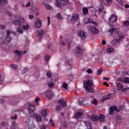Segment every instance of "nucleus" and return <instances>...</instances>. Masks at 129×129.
<instances>
[{
  "mask_svg": "<svg viewBox=\"0 0 129 129\" xmlns=\"http://www.w3.org/2000/svg\"><path fill=\"white\" fill-rule=\"evenodd\" d=\"M45 96L48 99H52V97H54V94L50 90H47L45 93Z\"/></svg>",
  "mask_w": 129,
  "mask_h": 129,
  "instance_id": "7",
  "label": "nucleus"
},
{
  "mask_svg": "<svg viewBox=\"0 0 129 129\" xmlns=\"http://www.w3.org/2000/svg\"><path fill=\"white\" fill-rule=\"evenodd\" d=\"M47 20H48V26H49L50 24V17H47Z\"/></svg>",
  "mask_w": 129,
  "mask_h": 129,
  "instance_id": "57",
  "label": "nucleus"
},
{
  "mask_svg": "<svg viewBox=\"0 0 129 129\" xmlns=\"http://www.w3.org/2000/svg\"><path fill=\"white\" fill-rule=\"evenodd\" d=\"M83 113H82V112H80V111H78L75 115V117H76V118H78L80 116H82V115H83Z\"/></svg>",
  "mask_w": 129,
  "mask_h": 129,
  "instance_id": "23",
  "label": "nucleus"
},
{
  "mask_svg": "<svg viewBox=\"0 0 129 129\" xmlns=\"http://www.w3.org/2000/svg\"><path fill=\"white\" fill-rule=\"evenodd\" d=\"M6 4H8V0H0L1 6H5Z\"/></svg>",
  "mask_w": 129,
  "mask_h": 129,
  "instance_id": "24",
  "label": "nucleus"
},
{
  "mask_svg": "<svg viewBox=\"0 0 129 129\" xmlns=\"http://www.w3.org/2000/svg\"><path fill=\"white\" fill-rule=\"evenodd\" d=\"M98 118L100 122H102L104 121V120H105V117L104 116V115H103L102 114L99 115Z\"/></svg>",
  "mask_w": 129,
  "mask_h": 129,
  "instance_id": "20",
  "label": "nucleus"
},
{
  "mask_svg": "<svg viewBox=\"0 0 129 129\" xmlns=\"http://www.w3.org/2000/svg\"><path fill=\"white\" fill-rule=\"evenodd\" d=\"M123 75H128V72H124L123 73Z\"/></svg>",
  "mask_w": 129,
  "mask_h": 129,
  "instance_id": "64",
  "label": "nucleus"
},
{
  "mask_svg": "<svg viewBox=\"0 0 129 129\" xmlns=\"http://www.w3.org/2000/svg\"><path fill=\"white\" fill-rule=\"evenodd\" d=\"M40 129H46V125H42L41 126Z\"/></svg>",
  "mask_w": 129,
  "mask_h": 129,
  "instance_id": "58",
  "label": "nucleus"
},
{
  "mask_svg": "<svg viewBox=\"0 0 129 129\" xmlns=\"http://www.w3.org/2000/svg\"><path fill=\"white\" fill-rule=\"evenodd\" d=\"M93 83L90 80L86 81L83 83L84 88L86 89L87 91L90 92V93H93L95 91L93 88H92V85Z\"/></svg>",
  "mask_w": 129,
  "mask_h": 129,
  "instance_id": "1",
  "label": "nucleus"
},
{
  "mask_svg": "<svg viewBox=\"0 0 129 129\" xmlns=\"http://www.w3.org/2000/svg\"><path fill=\"white\" fill-rule=\"evenodd\" d=\"M88 23H92V24H95V25H96V22H94V21H93L91 19H88Z\"/></svg>",
  "mask_w": 129,
  "mask_h": 129,
  "instance_id": "38",
  "label": "nucleus"
},
{
  "mask_svg": "<svg viewBox=\"0 0 129 129\" xmlns=\"http://www.w3.org/2000/svg\"><path fill=\"white\" fill-rule=\"evenodd\" d=\"M63 88L66 90H68V84H67V83H66V82L63 83Z\"/></svg>",
  "mask_w": 129,
  "mask_h": 129,
  "instance_id": "30",
  "label": "nucleus"
},
{
  "mask_svg": "<svg viewBox=\"0 0 129 129\" xmlns=\"http://www.w3.org/2000/svg\"><path fill=\"white\" fill-rule=\"evenodd\" d=\"M46 76L47 77H51V76H52V73L49 72H47L46 73Z\"/></svg>",
  "mask_w": 129,
  "mask_h": 129,
  "instance_id": "44",
  "label": "nucleus"
},
{
  "mask_svg": "<svg viewBox=\"0 0 129 129\" xmlns=\"http://www.w3.org/2000/svg\"><path fill=\"white\" fill-rule=\"evenodd\" d=\"M25 22V19L23 18H20L19 20H15L13 21V25H15V26H19L17 28V31L18 33L20 34H23L24 31H23V29H22V25H21V23H24Z\"/></svg>",
  "mask_w": 129,
  "mask_h": 129,
  "instance_id": "2",
  "label": "nucleus"
},
{
  "mask_svg": "<svg viewBox=\"0 0 129 129\" xmlns=\"http://www.w3.org/2000/svg\"><path fill=\"white\" fill-rule=\"evenodd\" d=\"M45 9H46V10H53L52 6L49 5V4H46L45 5Z\"/></svg>",
  "mask_w": 129,
  "mask_h": 129,
  "instance_id": "29",
  "label": "nucleus"
},
{
  "mask_svg": "<svg viewBox=\"0 0 129 129\" xmlns=\"http://www.w3.org/2000/svg\"><path fill=\"white\" fill-rule=\"evenodd\" d=\"M114 111H117V112H119L120 110L117 108V107H116V106H111L110 108V110L109 113V115H112L113 114Z\"/></svg>",
  "mask_w": 129,
  "mask_h": 129,
  "instance_id": "8",
  "label": "nucleus"
},
{
  "mask_svg": "<svg viewBox=\"0 0 129 129\" xmlns=\"http://www.w3.org/2000/svg\"><path fill=\"white\" fill-rule=\"evenodd\" d=\"M123 7H125V8L126 9H128V8H129V5H128V4L125 5V3H124V5L123 6Z\"/></svg>",
  "mask_w": 129,
  "mask_h": 129,
  "instance_id": "60",
  "label": "nucleus"
},
{
  "mask_svg": "<svg viewBox=\"0 0 129 129\" xmlns=\"http://www.w3.org/2000/svg\"><path fill=\"white\" fill-rule=\"evenodd\" d=\"M33 116L34 118H36V121H37V122H42V117L41 116V115H40V114H37L36 113H34L33 114Z\"/></svg>",
  "mask_w": 129,
  "mask_h": 129,
  "instance_id": "12",
  "label": "nucleus"
},
{
  "mask_svg": "<svg viewBox=\"0 0 129 129\" xmlns=\"http://www.w3.org/2000/svg\"><path fill=\"white\" fill-rule=\"evenodd\" d=\"M40 58H41V56H40V55L36 56L34 58V61H37V60H39Z\"/></svg>",
  "mask_w": 129,
  "mask_h": 129,
  "instance_id": "41",
  "label": "nucleus"
},
{
  "mask_svg": "<svg viewBox=\"0 0 129 129\" xmlns=\"http://www.w3.org/2000/svg\"><path fill=\"white\" fill-rule=\"evenodd\" d=\"M118 42H120V39L116 38V39L112 40L111 44H112V45H115V44H117Z\"/></svg>",
  "mask_w": 129,
  "mask_h": 129,
  "instance_id": "22",
  "label": "nucleus"
},
{
  "mask_svg": "<svg viewBox=\"0 0 129 129\" xmlns=\"http://www.w3.org/2000/svg\"><path fill=\"white\" fill-rule=\"evenodd\" d=\"M111 95H112V94L104 95L101 99L102 101H105L107 99H111L112 98V96Z\"/></svg>",
  "mask_w": 129,
  "mask_h": 129,
  "instance_id": "15",
  "label": "nucleus"
},
{
  "mask_svg": "<svg viewBox=\"0 0 129 129\" xmlns=\"http://www.w3.org/2000/svg\"><path fill=\"white\" fill-rule=\"evenodd\" d=\"M78 104H79L80 106H82V105H83V102H82V101H79L78 102Z\"/></svg>",
  "mask_w": 129,
  "mask_h": 129,
  "instance_id": "48",
  "label": "nucleus"
},
{
  "mask_svg": "<svg viewBox=\"0 0 129 129\" xmlns=\"http://www.w3.org/2000/svg\"><path fill=\"white\" fill-rule=\"evenodd\" d=\"M35 25L37 27V28H40L42 25V21L39 20L38 21L35 22Z\"/></svg>",
  "mask_w": 129,
  "mask_h": 129,
  "instance_id": "21",
  "label": "nucleus"
},
{
  "mask_svg": "<svg viewBox=\"0 0 129 129\" xmlns=\"http://www.w3.org/2000/svg\"><path fill=\"white\" fill-rule=\"evenodd\" d=\"M18 118V116H17V114H15L14 116H11L12 119H17Z\"/></svg>",
  "mask_w": 129,
  "mask_h": 129,
  "instance_id": "50",
  "label": "nucleus"
},
{
  "mask_svg": "<svg viewBox=\"0 0 129 129\" xmlns=\"http://www.w3.org/2000/svg\"><path fill=\"white\" fill-rule=\"evenodd\" d=\"M57 102L61 105V107H65L67 105L66 102L63 100H58Z\"/></svg>",
  "mask_w": 129,
  "mask_h": 129,
  "instance_id": "18",
  "label": "nucleus"
},
{
  "mask_svg": "<svg viewBox=\"0 0 129 129\" xmlns=\"http://www.w3.org/2000/svg\"><path fill=\"white\" fill-rule=\"evenodd\" d=\"M102 44L103 45V46H104V45H105L106 44V41H105V40H103L102 41Z\"/></svg>",
  "mask_w": 129,
  "mask_h": 129,
  "instance_id": "59",
  "label": "nucleus"
},
{
  "mask_svg": "<svg viewBox=\"0 0 129 129\" xmlns=\"http://www.w3.org/2000/svg\"><path fill=\"white\" fill-rule=\"evenodd\" d=\"M25 122H26V124L28 125V124H29V123H30V119H26L25 120Z\"/></svg>",
  "mask_w": 129,
  "mask_h": 129,
  "instance_id": "55",
  "label": "nucleus"
},
{
  "mask_svg": "<svg viewBox=\"0 0 129 129\" xmlns=\"http://www.w3.org/2000/svg\"><path fill=\"white\" fill-rule=\"evenodd\" d=\"M116 122H120L121 121V116L120 115H117L116 119Z\"/></svg>",
  "mask_w": 129,
  "mask_h": 129,
  "instance_id": "27",
  "label": "nucleus"
},
{
  "mask_svg": "<svg viewBox=\"0 0 129 129\" xmlns=\"http://www.w3.org/2000/svg\"><path fill=\"white\" fill-rule=\"evenodd\" d=\"M116 2L117 3H119L120 5H121V6H122V7H123V6H124V2H123V1H122V0H116Z\"/></svg>",
  "mask_w": 129,
  "mask_h": 129,
  "instance_id": "34",
  "label": "nucleus"
},
{
  "mask_svg": "<svg viewBox=\"0 0 129 129\" xmlns=\"http://www.w3.org/2000/svg\"><path fill=\"white\" fill-rule=\"evenodd\" d=\"M83 53V50L81 49V47L78 46L76 49L75 55L77 57H79V56H81Z\"/></svg>",
  "mask_w": 129,
  "mask_h": 129,
  "instance_id": "10",
  "label": "nucleus"
},
{
  "mask_svg": "<svg viewBox=\"0 0 129 129\" xmlns=\"http://www.w3.org/2000/svg\"><path fill=\"white\" fill-rule=\"evenodd\" d=\"M92 104H93L94 105H96L97 104V100L96 99H94L92 101Z\"/></svg>",
  "mask_w": 129,
  "mask_h": 129,
  "instance_id": "35",
  "label": "nucleus"
},
{
  "mask_svg": "<svg viewBox=\"0 0 129 129\" xmlns=\"http://www.w3.org/2000/svg\"><path fill=\"white\" fill-rule=\"evenodd\" d=\"M79 18V15L77 14H74L72 16V18L71 19V21L73 22V23H75L77 21H78V19Z\"/></svg>",
  "mask_w": 129,
  "mask_h": 129,
  "instance_id": "14",
  "label": "nucleus"
},
{
  "mask_svg": "<svg viewBox=\"0 0 129 129\" xmlns=\"http://www.w3.org/2000/svg\"><path fill=\"white\" fill-rule=\"evenodd\" d=\"M102 68H99L96 72L97 75H100V74H101V72H102Z\"/></svg>",
  "mask_w": 129,
  "mask_h": 129,
  "instance_id": "28",
  "label": "nucleus"
},
{
  "mask_svg": "<svg viewBox=\"0 0 129 129\" xmlns=\"http://www.w3.org/2000/svg\"><path fill=\"white\" fill-rule=\"evenodd\" d=\"M87 73H89V74H90V73H92L93 71L92 70H91V69H88V70H87Z\"/></svg>",
  "mask_w": 129,
  "mask_h": 129,
  "instance_id": "49",
  "label": "nucleus"
},
{
  "mask_svg": "<svg viewBox=\"0 0 129 129\" xmlns=\"http://www.w3.org/2000/svg\"><path fill=\"white\" fill-rule=\"evenodd\" d=\"M87 118L92 119L93 121H97V120H98V119H99L98 116H97L95 114H93L92 115V116L88 115H87Z\"/></svg>",
  "mask_w": 129,
  "mask_h": 129,
  "instance_id": "13",
  "label": "nucleus"
},
{
  "mask_svg": "<svg viewBox=\"0 0 129 129\" xmlns=\"http://www.w3.org/2000/svg\"><path fill=\"white\" fill-rule=\"evenodd\" d=\"M103 85H105V86H107V87H109V84L106 82L103 83Z\"/></svg>",
  "mask_w": 129,
  "mask_h": 129,
  "instance_id": "51",
  "label": "nucleus"
},
{
  "mask_svg": "<svg viewBox=\"0 0 129 129\" xmlns=\"http://www.w3.org/2000/svg\"><path fill=\"white\" fill-rule=\"evenodd\" d=\"M61 109H62V107L61 106L58 105L56 106V110H61Z\"/></svg>",
  "mask_w": 129,
  "mask_h": 129,
  "instance_id": "45",
  "label": "nucleus"
},
{
  "mask_svg": "<svg viewBox=\"0 0 129 129\" xmlns=\"http://www.w3.org/2000/svg\"><path fill=\"white\" fill-rule=\"evenodd\" d=\"M10 36H11V32H10L9 30H8L7 31V35L6 37H10Z\"/></svg>",
  "mask_w": 129,
  "mask_h": 129,
  "instance_id": "47",
  "label": "nucleus"
},
{
  "mask_svg": "<svg viewBox=\"0 0 129 129\" xmlns=\"http://www.w3.org/2000/svg\"><path fill=\"white\" fill-rule=\"evenodd\" d=\"M22 28L23 30H29L30 26H29V25L27 24L26 25H23Z\"/></svg>",
  "mask_w": 129,
  "mask_h": 129,
  "instance_id": "32",
  "label": "nucleus"
},
{
  "mask_svg": "<svg viewBox=\"0 0 129 129\" xmlns=\"http://www.w3.org/2000/svg\"><path fill=\"white\" fill-rule=\"evenodd\" d=\"M118 38H119V39H123V38H124V36L123 35H118Z\"/></svg>",
  "mask_w": 129,
  "mask_h": 129,
  "instance_id": "53",
  "label": "nucleus"
},
{
  "mask_svg": "<svg viewBox=\"0 0 129 129\" xmlns=\"http://www.w3.org/2000/svg\"><path fill=\"white\" fill-rule=\"evenodd\" d=\"M116 29L115 28H112L110 29L109 30V32L111 33V34H112V33H113V32H114L115 31H116Z\"/></svg>",
  "mask_w": 129,
  "mask_h": 129,
  "instance_id": "43",
  "label": "nucleus"
},
{
  "mask_svg": "<svg viewBox=\"0 0 129 129\" xmlns=\"http://www.w3.org/2000/svg\"><path fill=\"white\" fill-rule=\"evenodd\" d=\"M37 34H38V36L39 38V41L40 42L41 40V38H42V36L45 35V32L43 30H40L37 31Z\"/></svg>",
  "mask_w": 129,
  "mask_h": 129,
  "instance_id": "16",
  "label": "nucleus"
},
{
  "mask_svg": "<svg viewBox=\"0 0 129 129\" xmlns=\"http://www.w3.org/2000/svg\"><path fill=\"white\" fill-rule=\"evenodd\" d=\"M117 87L118 88H120L121 89H122V85L120 83H118L117 84Z\"/></svg>",
  "mask_w": 129,
  "mask_h": 129,
  "instance_id": "42",
  "label": "nucleus"
},
{
  "mask_svg": "<svg viewBox=\"0 0 129 129\" xmlns=\"http://www.w3.org/2000/svg\"><path fill=\"white\" fill-rule=\"evenodd\" d=\"M12 41V38L9 36H7L5 39L0 38V44L5 45L10 43Z\"/></svg>",
  "mask_w": 129,
  "mask_h": 129,
  "instance_id": "5",
  "label": "nucleus"
},
{
  "mask_svg": "<svg viewBox=\"0 0 129 129\" xmlns=\"http://www.w3.org/2000/svg\"><path fill=\"white\" fill-rule=\"evenodd\" d=\"M78 37H80L81 40H85L86 39V32L84 30H79L77 31Z\"/></svg>",
  "mask_w": 129,
  "mask_h": 129,
  "instance_id": "4",
  "label": "nucleus"
},
{
  "mask_svg": "<svg viewBox=\"0 0 129 129\" xmlns=\"http://www.w3.org/2000/svg\"><path fill=\"white\" fill-rule=\"evenodd\" d=\"M50 59V55L48 54H46L44 57V60L45 62H47V61H49V59Z\"/></svg>",
  "mask_w": 129,
  "mask_h": 129,
  "instance_id": "31",
  "label": "nucleus"
},
{
  "mask_svg": "<svg viewBox=\"0 0 129 129\" xmlns=\"http://www.w3.org/2000/svg\"><path fill=\"white\" fill-rule=\"evenodd\" d=\"M89 30L93 34H98V30H97L96 27L93 26H90L89 28Z\"/></svg>",
  "mask_w": 129,
  "mask_h": 129,
  "instance_id": "11",
  "label": "nucleus"
},
{
  "mask_svg": "<svg viewBox=\"0 0 129 129\" xmlns=\"http://www.w3.org/2000/svg\"><path fill=\"white\" fill-rule=\"evenodd\" d=\"M66 60H67V62L68 64L69 65V66H72V64H73V62L72 59L69 58L68 56H67L66 57Z\"/></svg>",
  "mask_w": 129,
  "mask_h": 129,
  "instance_id": "19",
  "label": "nucleus"
},
{
  "mask_svg": "<svg viewBox=\"0 0 129 129\" xmlns=\"http://www.w3.org/2000/svg\"><path fill=\"white\" fill-rule=\"evenodd\" d=\"M15 53L17 54L19 60H20V59H22V55H25V54H27V51L24 50L22 53V51L16 50H15Z\"/></svg>",
  "mask_w": 129,
  "mask_h": 129,
  "instance_id": "9",
  "label": "nucleus"
},
{
  "mask_svg": "<svg viewBox=\"0 0 129 129\" xmlns=\"http://www.w3.org/2000/svg\"><path fill=\"white\" fill-rule=\"evenodd\" d=\"M48 86L50 87V88H52L55 86V83L53 82H51L50 83L48 84Z\"/></svg>",
  "mask_w": 129,
  "mask_h": 129,
  "instance_id": "36",
  "label": "nucleus"
},
{
  "mask_svg": "<svg viewBox=\"0 0 129 129\" xmlns=\"http://www.w3.org/2000/svg\"><path fill=\"white\" fill-rule=\"evenodd\" d=\"M5 27H6V26L0 25V29H4Z\"/></svg>",
  "mask_w": 129,
  "mask_h": 129,
  "instance_id": "56",
  "label": "nucleus"
},
{
  "mask_svg": "<svg viewBox=\"0 0 129 129\" xmlns=\"http://www.w3.org/2000/svg\"><path fill=\"white\" fill-rule=\"evenodd\" d=\"M34 18V16L33 15H29V19L30 20H32Z\"/></svg>",
  "mask_w": 129,
  "mask_h": 129,
  "instance_id": "61",
  "label": "nucleus"
},
{
  "mask_svg": "<svg viewBox=\"0 0 129 129\" xmlns=\"http://www.w3.org/2000/svg\"><path fill=\"white\" fill-rule=\"evenodd\" d=\"M103 11V8H100L98 9V11L100 13V12H102Z\"/></svg>",
  "mask_w": 129,
  "mask_h": 129,
  "instance_id": "63",
  "label": "nucleus"
},
{
  "mask_svg": "<svg viewBox=\"0 0 129 129\" xmlns=\"http://www.w3.org/2000/svg\"><path fill=\"white\" fill-rule=\"evenodd\" d=\"M30 5H31V3L30 2H28V3L26 5V8H29V7H30Z\"/></svg>",
  "mask_w": 129,
  "mask_h": 129,
  "instance_id": "62",
  "label": "nucleus"
},
{
  "mask_svg": "<svg viewBox=\"0 0 129 129\" xmlns=\"http://www.w3.org/2000/svg\"><path fill=\"white\" fill-rule=\"evenodd\" d=\"M11 67H12V68H13V69H14V70H16V69L18 68V65L17 64H12L11 65Z\"/></svg>",
  "mask_w": 129,
  "mask_h": 129,
  "instance_id": "37",
  "label": "nucleus"
},
{
  "mask_svg": "<svg viewBox=\"0 0 129 129\" xmlns=\"http://www.w3.org/2000/svg\"><path fill=\"white\" fill-rule=\"evenodd\" d=\"M49 123H50V124L51 125H52V126H55V123L54 122L53 120H52V119H50V120L49 121Z\"/></svg>",
  "mask_w": 129,
  "mask_h": 129,
  "instance_id": "40",
  "label": "nucleus"
},
{
  "mask_svg": "<svg viewBox=\"0 0 129 129\" xmlns=\"http://www.w3.org/2000/svg\"><path fill=\"white\" fill-rule=\"evenodd\" d=\"M113 51H114V50L113 49V48H112L111 47L107 49V53H112V52H113Z\"/></svg>",
  "mask_w": 129,
  "mask_h": 129,
  "instance_id": "33",
  "label": "nucleus"
},
{
  "mask_svg": "<svg viewBox=\"0 0 129 129\" xmlns=\"http://www.w3.org/2000/svg\"><path fill=\"white\" fill-rule=\"evenodd\" d=\"M106 2H107L108 5H110L112 3V0H106Z\"/></svg>",
  "mask_w": 129,
  "mask_h": 129,
  "instance_id": "52",
  "label": "nucleus"
},
{
  "mask_svg": "<svg viewBox=\"0 0 129 129\" xmlns=\"http://www.w3.org/2000/svg\"><path fill=\"white\" fill-rule=\"evenodd\" d=\"M57 19H59V20H62V16H61V14L60 13L57 14Z\"/></svg>",
  "mask_w": 129,
  "mask_h": 129,
  "instance_id": "39",
  "label": "nucleus"
},
{
  "mask_svg": "<svg viewBox=\"0 0 129 129\" xmlns=\"http://www.w3.org/2000/svg\"><path fill=\"white\" fill-rule=\"evenodd\" d=\"M69 4V0H56L55 6L57 8L62 9V7Z\"/></svg>",
  "mask_w": 129,
  "mask_h": 129,
  "instance_id": "3",
  "label": "nucleus"
},
{
  "mask_svg": "<svg viewBox=\"0 0 129 129\" xmlns=\"http://www.w3.org/2000/svg\"><path fill=\"white\" fill-rule=\"evenodd\" d=\"M41 115L42 116H47V110L43 109L41 112Z\"/></svg>",
  "mask_w": 129,
  "mask_h": 129,
  "instance_id": "25",
  "label": "nucleus"
},
{
  "mask_svg": "<svg viewBox=\"0 0 129 129\" xmlns=\"http://www.w3.org/2000/svg\"><path fill=\"white\" fill-rule=\"evenodd\" d=\"M26 105L28 106L29 112H34V111L35 110V104L31 103H27Z\"/></svg>",
  "mask_w": 129,
  "mask_h": 129,
  "instance_id": "6",
  "label": "nucleus"
},
{
  "mask_svg": "<svg viewBox=\"0 0 129 129\" xmlns=\"http://www.w3.org/2000/svg\"><path fill=\"white\" fill-rule=\"evenodd\" d=\"M83 15L85 16V15H87L88 14V9L87 8H84L83 9Z\"/></svg>",
  "mask_w": 129,
  "mask_h": 129,
  "instance_id": "26",
  "label": "nucleus"
},
{
  "mask_svg": "<svg viewBox=\"0 0 129 129\" xmlns=\"http://www.w3.org/2000/svg\"><path fill=\"white\" fill-rule=\"evenodd\" d=\"M124 83H129V78H126L124 80Z\"/></svg>",
  "mask_w": 129,
  "mask_h": 129,
  "instance_id": "46",
  "label": "nucleus"
},
{
  "mask_svg": "<svg viewBox=\"0 0 129 129\" xmlns=\"http://www.w3.org/2000/svg\"><path fill=\"white\" fill-rule=\"evenodd\" d=\"M116 21H117V18H116V16H115L114 14H112L111 17L109 19V22L113 23H115Z\"/></svg>",
  "mask_w": 129,
  "mask_h": 129,
  "instance_id": "17",
  "label": "nucleus"
},
{
  "mask_svg": "<svg viewBox=\"0 0 129 129\" xmlns=\"http://www.w3.org/2000/svg\"><path fill=\"white\" fill-rule=\"evenodd\" d=\"M124 25H125V26H129V21H125L124 22Z\"/></svg>",
  "mask_w": 129,
  "mask_h": 129,
  "instance_id": "54",
  "label": "nucleus"
}]
</instances>
